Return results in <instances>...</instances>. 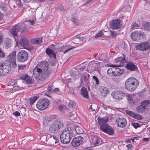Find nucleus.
Returning a JSON list of instances; mask_svg holds the SVG:
<instances>
[{"label":"nucleus","mask_w":150,"mask_h":150,"mask_svg":"<svg viewBox=\"0 0 150 150\" xmlns=\"http://www.w3.org/2000/svg\"><path fill=\"white\" fill-rule=\"evenodd\" d=\"M26 66L25 65L20 64L18 65V69L19 70H22Z\"/></svg>","instance_id":"603ef678"},{"label":"nucleus","mask_w":150,"mask_h":150,"mask_svg":"<svg viewBox=\"0 0 150 150\" xmlns=\"http://www.w3.org/2000/svg\"><path fill=\"white\" fill-rule=\"evenodd\" d=\"M25 27L22 25L18 24L12 27L10 29V32L14 36H16L18 32L22 33L25 29Z\"/></svg>","instance_id":"6e6552de"},{"label":"nucleus","mask_w":150,"mask_h":150,"mask_svg":"<svg viewBox=\"0 0 150 150\" xmlns=\"http://www.w3.org/2000/svg\"><path fill=\"white\" fill-rule=\"evenodd\" d=\"M144 28L145 29L150 31V23L149 22H145L144 25Z\"/></svg>","instance_id":"c9c22d12"},{"label":"nucleus","mask_w":150,"mask_h":150,"mask_svg":"<svg viewBox=\"0 0 150 150\" xmlns=\"http://www.w3.org/2000/svg\"><path fill=\"white\" fill-rule=\"evenodd\" d=\"M113 68H109L107 70V73L108 74L111 76H114L115 74V67H113Z\"/></svg>","instance_id":"473e14b6"},{"label":"nucleus","mask_w":150,"mask_h":150,"mask_svg":"<svg viewBox=\"0 0 150 150\" xmlns=\"http://www.w3.org/2000/svg\"><path fill=\"white\" fill-rule=\"evenodd\" d=\"M16 54V52L14 51L11 54H10L8 56L9 61L14 64H16L15 61Z\"/></svg>","instance_id":"412c9836"},{"label":"nucleus","mask_w":150,"mask_h":150,"mask_svg":"<svg viewBox=\"0 0 150 150\" xmlns=\"http://www.w3.org/2000/svg\"><path fill=\"white\" fill-rule=\"evenodd\" d=\"M83 138L81 137H78L74 138L71 142V144L74 147L79 146L82 143Z\"/></svg>","instance_id":"dca6fc26"},{"label":"nucleus","mask_w":150,"mask_h":150,"mask_svg":"<svg viewBox=\"0 0 150 150\" xmlns=\"http://www.w3.org/2000/svg\"><path fill=\"white\" fill-rule=\"evenodd\" d=\"M138 25L135 23H132L131 26V29L133 30L134 29L137 28L138 27Z\"/></svg>","instance_id":"37998d69"},{"label":"nucleus","mask_w":150,"mask_h":150,"mask_svg":"<svg viewBox=\"0 0 150 150\" xmlns=\"http://www.w3.org/2000/svg\"><path fill=\"white\" fill-rule=\"evenodd\" d=\"M15 84L16 83L15 81H11L9 83V84L8 85H10L12 86H13L15 85Z\"/></svg>","instance_id":"69168bd1"},{"label":"nucleus","mask_w":150,"mask_h":150,"mask_svg":"<svg viewBox=\"0 0 150 150\" xmlns=\"http://www.w3.org/2000/svg\"><path fill=\"white\" fill-rule=\"evenodd\" d=\"M75 102L73 101H70L69 103V106L70 108H73L76 105Z\"/></svg>","instance_id":"c03bdc74"},{"label":"nucleus","mask_w":150,"mask_h":150,"mask_svg":"<svg viewBox=\"0 0 150 150\" xmlns=\"http://www.w3.org/2000/svg\"><path fill=\"white\" fill-rule=\"evenodd\" d=\"M12 114L16 117L20 116V113L17 111H16V112H13Z\"/></svg>","instance_id":"6e6d98bb"},{"label":"nucleus","mask_w":150,"mask_h":150,"mask_svg":"<svg viewBox=\"0 0 150 150\" xmlns=\"http://www.w3.org/2000/svg\"><path fill=\"white\" fill-rule=\"evenodd\" d=\"M103 30H101L96 35V38H97L103 35Z\"/></svg>","instance_id":"8fccbe9b"},{"label":"nucleus","mask_w":150,"mask_h":150,"mask_svg":"<svg viewBox=\"0 0 150 150\" xmlns=\"http://www.w3.org/2000/svg\"><path fill=\"white\" fill-rule=\"evenodd\" d=\"M81 94L84 98L87 99H88V92L86 88L83 87L81 90Z\"/></svg>","instance_id":"5701e85b"},{"label":"nucleus","mask_w":150,"mask_h":150,"mask_svg":"<svg viewBox=\"0 0 150 150\" xmlns=\"http://www.w3.org/2000/svg\"><path fill=\"white\" fill-rule=\"evenodd\" d=\"M37 65L33 70V75L38 80L44 81L50 75L52 71L48 68V63L46 61L39 62Z\"/></svg>","instance_id":"f257e3e1"},{"label":"nucleus","mask_w":150,"mask_h":150,"mask_svg":"<svg viewBox=\"0 0 150 150\" xmlns=\"http://www.w3.org/2000/svg\"><path fill=\"white\" fill-rule=\"evenodd\" d=\"M11 40L9 38H7L4 41V44L6 48H8L11 47Z\"/></svg>","instance_id":"c85d7f7f"},{"label":"nucleus","mask_w":150,"mask_h":150,"mask_svg":"<svg viewBox=\"0 0 150 150\" xmlns=\"http://www.w3.org/2000/svg\"><path fill=\"white\" fill-rule=\"evenodd\" d=\"M73 133L71 128H65L60 135L61 142L65 144L69 143L73 137Z\"/></svg>","instance_id":"f03ea898"},{"label":"nucleus","mask_w":150,"mask_h":150,"mask_svg":"<svg viewBox=\"0 0 150 150\" xmlns=\"http://www.w3.org/2000/svg\"><path fill=\"white\" fill-rule=\"evenodd\" d=\"M93 105H91L89 107V109L90 110V111H95L96 110V109L94 108V105L93 106V108L92 107Z\"/></svg>","instance_id":"052dcab7"},{"label":"nucleus","mask_w":150,"mask_h":150,"mask_svg":"<svg viewBox=\"0 0 150 150\" xmlns=\"http://www.w3.org/2000/svg\"><path fill=\"white\" fill-rule=\"evenodd\" d=\"M110 25L112 29H117L120 28L122 26L121 20L119 19L113 20L112 21Z\"/></svg>","instance_id":"4468645a"},{"label":"nucleus","mask_w":150,"mask_h":150,"mask_svg":"<svg viewBox=\"0 0 150 150\" xmlns=\"http://www.w3.org/2000/svg\"><path fill=\"white\" fill-rule=\"evenodd\" d=\"M63 127V124L60 120H54L49 126V131L51 133L54 134L58 132Z\"/></svg>","instance_id":"20e7f679"},{"label":"nucleus","mask_w":150,"mask_h":150,"mask_svg":"<svg viewBox=\"0 0 150 150\" xmlns=\"http://www.w3.org/2000/svg\"><path fill=\"white\" fill-rule=\"evenodd\" d=\"M145 110L146 108L144 107V106H142L141 105L137 106L136 108L137 110L139 113H141L144 111Z\"/></svg>","instance_id":"2f4dec72"},{"label":"nucleus","mask_w":150,"mask_h":150,"mask_svg":"<svg viewBox=\"0 0 150 150\" xmlns=\"http://www.w3.org/2000/svg\"><path fill=\"white\" fill-rule=\"evenodd\" d=\"M4 53L2 51L1 49L0 48V57H4Z\"/></svg>","instance_id":"680f3d73"},{"label":"nucleus","mask_w":150,"mask_h":150,"mask_svg":"<svg viewBox=\"0 0 150 150\" xmlns=\"http://www.w3.org/2000/svg\"><path fill=\"white\" fill-rule=\"evenodd\" d=\"M145 35L144 33L142 31H136L131 34V37L133 40L137 41L140 39L141 36L144 37Z\"/></svg>","instance_id":"9b49d317"},{"label":"nucleus","mask_w":150,"mask_h":150,"mask_svg":"<svg viewBox=\"0 0 150 150\" xmlns=\"http://www.w3.org/2000/svg\"><path fill=\"white\" fill-rule=\"evenodd\" d=\"M37 96H34L30 98L29 100V103L31 105L33 104L37 99Z\"/></svg>","instance_id":"e433bc0d"},{"label":"nucleus","mask_w":150,"mask_h":150,"mask_svg":"<svg viewBox=\"0 0 150 150\" xmlns=\"http://www.w3.org/2000/svg\"><path fill=\"white\" fill-rule=\"evenodd\" d=\"M75 129L76 132L78 134H82L83 132V130L82 129L81 127L78 126H76L75 127Z\"/></svg>","instance_id":"f704fd0d"},{"label":"nucleus","mask_w":150,"mask_h":150,"mask_svg":"<svg viewBox=\"0 0 150 150\" xmlns=\"http://www.w3.org/2000/svg\"><path fill=\"white\" fill-rule=\"evenodd\" d=\"M19 79H22L25 81L27 83H32V79L27 74H22L19 76Z\"/></svg>","instance_id":"f3484780"},{"label":"nucleus","mask_w":150,"mask_h":150,"mask_svg":"<svg viewBox=\"0 0 150 150\" xmlns=\"http://www.w3.org/2000/svg\"><path fill=\"white\" fill-rule=\"evenodd\" d=\"M52 142L54 143L55 144H56L58 143L59 142V139L58 138L54 136H53V137H52Z\"/></svg>","instance_id":"79ce46f5"},{"label":"nucleus","mask_w":150,"mask_h":150,"mask_svg":"<svg viewBox=\"0 0 150 150\" xmlns=\"http://www.w3.org/2000/svg\"><path fill=\"white\" fill-rule=\"evenodd\" d=\"M114 76H120L124 72V69L119 68H115Z\"/></svg>","instance_id":"a878e982"},{"label":"nucleus","mask_w":150,"mask_h":150,"mask_svg":"<svg viewBox=\"0 0 150 150\" xmlns=\"http://www.w3.org/2000/svg\"><path fill=\"white\" fill-rule=\"evenodd\" d=\"M108 117H105L103 118L98 117V122L100 127L105 124H107L106 122L108 121Z\"/></svg>","instance_id":"6ab92c4d"},{"label":"nucleus","mask_w":150,"mask_h":150,"mask_svg":"<svg viewBox=\"0 0 150 150\" xmlns=\"http://www.w3.org/2000/svg\"><path fill=\"white\" fill-rule=\"evenodd\" d=\"M65 108V106L62 105H59L58 106V109L59 110L61 111H62L63 109Z\"/></svg>","instance_id":"4d7b16f0"},{"label":"nucleus","mask_w":150,"mask_h":150,"mask_svg":"<svg viewBox=\"0 0 150 150\" xmlns=\"http://www.w3.org/2000/svg\"><path fill=\"white\" fill-rule=\"evenodd\" d=\"M99 91L102 95L103 96H105L108 93V89L107 88L102 86L100 88Z\"/></svg>","instance_id":"bb28decb"},{"label":"nucleus","mask_w":150,"mask_h":150,"mask_svg":"<svg viewBox=\"0 0 150 150\" xmlns=\"http://www.w3.org/2000/svg\"><path fill=\"white\" fill-rule=\"evenodd\" d=\"M149 100H144L141 102V105L142 106H144V107H145L146 109V107L149 105Z\"/></svg>","instance_id":"58836bf2"},{"label":"nucleus","mask_w":150,"mask_h":150,"mask_svg":"<svg viewBox=\"0 0 150 150\" xmlns=\"http://www.w3.org/2000/svg\"><path fill=\"white\" fill-rule=\"evenodd\" d=\"M9 0H6L4 4H2L3 3H2L0 5V7L1 9L4 11H6V5L8 4L9 3Z\"/></svg>","instance_id":"72a5a7b5"},{"label":"nucleus","mask_w":150,"mask_h":150,"mask_svg":"<svg viewBox=\"0 0 150 150\" xmlns=\"http://www.w3.org/2000/svg\"><path fill=\"white\" fill-rule=\"evenodd\" d=\"M132 146V145L129 144L127 145L126 146V150H132L131 147Z\"/></svg>","instance_id":"bf43d9fd"},{"label":"nucleus","mask_w":150,"mask_h":150,"mask_svg":"<svg viewBox=\"0 0 150 150\" xmlns=\"http://www.w3.org/2000/svg\"><path fill=\"white\" fill-rule=\"evenodd\" d=\"M17 4L19 6H21V3L20 0H18L17 1Z\"/></svg>","instance_id":"338daca9"},{"label":"nucleus","mask_w":150,"mask_h":150,"mask_svg":"<svg viewBox=\"0 0 150 150\" xmlns=\"http://www.w3.org/2000/svg\"><path fill=\"white\" fill-rule=\"evenodd\" d=\"M126 113L129 115L133 118L134 116L135 113H134L132 111L127 110L126 111Z\"/></svg>","instance_id":"a18cd8bd"},{"label":"nucleus","mask_w":150,"mask_h":150,"mask_svg":"<svg viewBox=\"0 0 150 150\" xmlns=\"http://www.w3.org/2000/svg\"><path fill=\"white\" fill-rule=\"evenodd\" d=\"M116 122L118 126L120 127H124L127 125V123L126 119L122 117L117 118Z\"/></svg>","instance_id":"2eb2a0df"},{"label":"nucleus","mask_w":150,"mask_h":150,"mask_svg":"<svg viewBox=\"0 0 150 150\" xmlns=\"http://www.w3.org/2000/svg\"><path fill=\"white\" fill-rule=\"evenodd\" d=\"M115 61L116 62H119L120 64L116 65H112L111 67H118L120 66H122L125 65L127 62V61L125 59V57L124 55L122 57H118L115 59Z\"/></svg>","instance_id":"f8f14e48"},{"label":"nucleus","mask_w":150,"mask_h":150,"mask_svg":"<svg viewBox=\"0 0 150 150\" xmlns=\"http://www.w3.org/2000/svg\"><path fill=\"white\" fill-rule=\"evenodd\" d=\"M86 67L85 66L83 67L80 68H79V70L81 71H84V70L85 69Z\"/></svg>","instance_id":"774afa93"},{"label":"nucleus","mask_w":150,"mask_h":150,"mask_svg":"<svg viewBox=\"0 0 150 150\" xmlns=\"http://www.w3.org/2000/svg\"><path fill=\"white\" fill-rule=\"evenodd\" d=\"M42 38H35L31 40V42L35 44H39L42 42Z\"/></svg>","instance_id":"cd10ccee"},{"label":"nucleus","mask_w":150,"mask_h":150,"mask_svg":"<svg viewBox=\"0 0 150 150\" xmlns=\"http://www.w3.org/2000/svg\"><path fill=\"white\" fill-rule=\"evenodd\" d=\"M93 80L95 81L96 84L98 85L99 83V81L97 77L94 76H93Z\"/></svg>","instance_id":"09e8293b"},{"label":"nucleus","mask_w":150,"mask_h":150,"mask_svg":"<svg viewBox=\"0 0 150 150\" xmlns=\"http://www.w3.org/2000/svg\"><path fill=\"white\" fill-rule=\"evenodd\" d=\"M9 65L4 62H0V76L6 75L10 70Z\"/></svg>","instance_id":"423d86ee"},{"label":"nucleus","mask_w":150,"mask_h":150,"mask_svg":"<svg viewBox=\"0 0 150 150\" xmlns=\"http://www.w3.org/2000/svg\"><path fill=\"white\" fill-rule=\"evenodd\" d=\"M74 39V40L76 41H82L83 40V37L80 35H77L75 36Z\"/></svg>","instance_id":"4c0bfd02"},{"label":"nucleus","mask_w":150,"mask_h":150,"mask_svg":"<svg viewBox=\"0 0 150 150\" xmlns=\"http://www.w3.org/2000/svg\"><path fill=\"white\" fill-rule=\"evenodd\" d=\"M17 59L21 62L25 61L28 58L27 52L24 50H21L17 54Z\"/></svg>","instance_id":"9d476101"},{"label":"nucleus","mask_w":150,"mask_h":150,"mask_svg":"<svg viewBox=\"0 0 150 150\" xmlns=\"http://www.w3.org/2000/svg\"><path fill=\"white\" fill-rule=\"evenodd\" d=\"M139 84L138 80L134 78L127 79L125 83V87L128 91L133 92L136 90Z\"/></svg>","instance_id":"7ed1b4c3"},{"label":"nucleus","mask_w":150,"mask_h":150,"mask_svg":"<svg viewBox=\"0 0 150 150\" xmlns=\"http://www.w3.org/2000/svg\"><path fill=\"white\" fill-rule=\"evenodd\" d=\"M72 77L74 79H77L79 78V72L77 70L73 71L71 74Z\"/></svg>","instance_id":"c756f323"},{"label":"nucleus","mask_w":150,"mask_h":150,"mask_svg":"<svg viewBox=\"0 0 150 150\" xmlns=\"http://www.w3.org/2000/svg\"><path fill=\"white\" fill-rule=\"evenodd\" d=\"M100 129L103 132L108 134L112 135L114 133V130L110 125L108 124H105L100 127Z\"/></svg>","instance_id":"1a4fd4ad"},{"label":"nucleus","mask_w":150,"mask_h":150,"mask_svg":"<svg viewBox=\"0 0 150 150\" xmlns=\"http://www.w3.org/2000/svg\"><path fill=\"white\" fill-rule=\"evenodd\" d=\"M50 47V48H47L46 52L49 55L51 56L53 58H55L56 55L54 53V51Z\"/></svg>","instance_id":"b1692460"},{"label":"nucleus","mask_w":150,"mask_h":150,"mask_svg":"<svg viewBox=\"0 0 150 150\" xmlns=\"http://www.w3.org/2000/svg\"><path fill=\"white\" fill-rule=\"evenodd\" d=\"M52 137H53L50 134H48L46 136V140L48 141L49 140L50 141H52Z\"/></svg>","instance_id":"3c124183"},{"label":"nucleus","mask_w":150,"mask_h":150,"mask_svg":"<svg viewBox=\"0 0 150 150\" xmlns=\"http://www.w3.org/2000/svg\"><path fill=\"white\" fill-rule=\"evenodd\" d=\"M121 46L124 51H127L128 49L127 45L125 41L122 42Z\"/></svg>","instance_id":"a19ab883"},{"label":"nucleus","mask_w":150,"mask_h":150,"mask_svg":"<svg viewBox=\"0 0 150 150\" xmlns=\"http://www.w3.org/2000/svg\"><path fill=\"white\" fill-rule=\"evenodd\" d=\"M19 43L22 47L25 48L28 46L29 41L26 38L21 39L19 41Z\"/></svg>","instance_id":"4be33fe9"},{"label":"nucleus","mask_w":150,"mask_h":150,"mask_svg":"<svg viewBox=\"0 0 150 150\" xmlns=\"http://www.w3.org/2000/svg\"><path fill=\"white\" fill-rule=\"evenodd\" d=\"M75 47H71V48H69L67 50H66L64 52V53H65L67 52H68L70 50H71L72 49L75 48Z\"/></svg>","instance_id":"0e129e2a"},{"label":"nucleus","mask_w":150,"mask_h":150,"mask_svg":"<svg viewBox=\"0 0 150 150\" xmlns=\"http://www.w3.org/2000/svg\"><path fill=\"white\" fill-rule=\"evenodd\" d=\"M126 67L127 69L131 71H135L137 69V67L134 64L130 62L127 63Z\"/></svg>","instance_id":"aec40b11"},{"label":"nucleus","mask_w":150,"mask_h":150,"mask_svg":"<svg viewBox=\"0 0 150 150\" xmlns=\"http://www.w3.org/2000/svg\"><path fill=\"white\" fill-rule=\"evenodd\" d=\"M53 89V88L52 87V86H49L48 88V91L50 93H53V91L52 89Z\"/></svg>","instance_id":"5fc2aeb1"},{"label":"nucleus","mask_w":150,"mask_h":150,"mask_svg":"<svg viewBox=\"0 0 150 150\" xmlns=\"http://www.w3.org/2000/svg\"><path fill=\"white\" fill-rule=\"evenodd\" d=\"M150 47L149 43L146 42L136 45L135 46V48L137 50L143 51L148 50Z\"/></svg>","instance_id":"ddd939ff"},{"label":"nucleus","mask_w":150,"mask_h":150,"mask_svg":"<svg viewBox=\"0 0 150 150\" xmlns=\"http://www.w3.org/2000/svg\"><path fill=\"white\" fill-rule=\"evenodd\" d=\"M100 138L96 136H93L91 138V142L95 146H98L100 143Z\"/></svg>","instance_id":"a211bd4d"},{"label":"nucleus","mask_w":150,"mask_h":150,"mask_svg":"<svg viewBox=\"0 0 150 150\" xmlns=\"http://www.w3.org/2000/svg\"><path fill=\"white\" fill-rule=\"evenodd\" d=\"M111 96L114 99L120 100L126 97L128 100H131V98L129 94L124 93L121 91H114L111 93Z\"/></svg>","instance_id":"39448f33"},{"label":"nucleus","mask_w":150,"mask_h":150,"mask_svg":"<svg viewBox=\"0 0 150 150\" xmlns=\"http://www.w3.org/2000/svg\"><path fill=\"white\" fill-rule=\"evenodd\" d=\"M101 107L107 110L108 108L110 109L111 107L110 106H105L103 104V105L101 106Z\"/></svg>","instance_id":"13d9d810"},{"label":"nucleus","mask_w":150,"mask_h":150,"mask_svg":"<svg viewBox=\"0 0 150 150\" xmlns=\"http://www.w3.org/2000/svg\"><path fill=\"white\" fill-rule=\"evenodd\" d=\"M50 47H51V48L54 51L57 50L59 47V45L58 44H56L55 45L53 44Z\"/></svg>","instance_id":"ea45409f"},{"label":"nucleus","mask_w":150,"mask_h":150,"mask_svg":"<svg viewBox=\"0 0 150 150\" xmlns=\"http://www.w3.org/2000/svg\"><path fill=\"white\" fill-rule=\"evenodd\" d=\"M134 115L135 116L133 118L138 120H141L143 118L142 115L138 114H136L135 113Z\"/></svg>","instance_id":"49530a36"},{"label":"nucleus","mask_w":150,"mask_h":150,"mask_svg":"<svg viewBox=\"0 0 150 150\" xmlns=\"http://www.w3.org/2000/svg\"><path fill=\"white\" fill-rule=\"evenodd\" d=\"M53 93L58 92L59 91V89L58 88H55L54 89H53Z\"/></svg>","instance_id":"e2e57ef3"},{"label":"nucleus","mask_w":150,"mask_h":150,"mask_svg":"<svg viewBox=\"0 0 150 150\" xmlns=\"http://www.w3.org/2000/svg\"><path fill=\"white\" fill-rule=\"evenodd\" d=\"M50 101L47 99H42L38 101L36 104L38 109L40 110H44L48 106Z\"/></svg>","instance_id":"0eeeda50"},{"label":"nucleus","mask_w":150,"mask_h":150,"mask_svg":"<svg viewBox=\"0 0 150 150\" xmlns=\"http://www.w3.org/2000/svg\"><path fill=\"white\" fill-rule=\"evenodd\" d=\"M132 125L135 129H136L138 127H139L140 126V124L137 123H132Z\"/></svg>","instance_id":"de8ad7c7"},{"label":"nucleus","mask_w":150,"mask_h":150,"mask_svg":"<svg viewBox=\"0 0 150 150\" xmlns=\"http://www.w3.org/2000/svg\"><path fill=\"white\" fill-rule=\"evenodd\" d=\"M110 34L111 36L113 37H115L117 35L116 32L114 31H110Z\"/></svg>","instance_id":"864d4df0"},{"label":"nucleus","mask_w":150,"mask_h":150,"mask_svg":"<svg viewBox=\"0 0 150 150\" xmlns=\"http://www.w3.org/2000/svg\"><path fill=\"white\" fill-rule=\"evenodd\" d=\"M83 77L84 81L85 83H87L89 81V75L86 72H84L82 75Z\"/></svg>","instance_id":"7c9ffc66"},{"label":"nucleus","mask_w":150,"mask_h":150,"mask_svg":"<svg viewBox=\"0 0 150 150\" xmlns=\"http://www.w3.org/2000/svg\"><path fill=\"white\" fill-rule=\"evenodd\" d=\"M55 120V119H52L48 117H46L44 119L43 124L45 125H50L52 122V121Z\"/></svg>","instance_id":"393cba45"}]
</instances>
